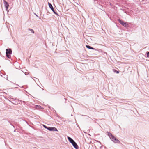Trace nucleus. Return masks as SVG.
<instances>
[{
    "mask_svg": "<svg viewBox=\"0 0 149 149\" xmlns=\"http://www.w3.org/2000/svg\"><path fill=\"white\" fill-rule=\"evenodd\" d=\"M68 140L72 144L73 146L76 149H78V146L77 144L74 142V141L70 137H68Z\"/></svg>",
    "mask_w": 149,
    "mask_h": 149,
    "instance_id": "obj_1",
    "label": "nucleus"
},
{
    "mask_svg": "<svg viewBox=\"0 0 149 149\" xmlns=\"http://www.w3.org/2000/svg\"><path fill=\"white\" fill-rule=\"evenodd\" d=\"M6 54L7 56L9 58H10V54L12 53V50L10 49H6Z\"/></svg>",
    "mask_w": 149,
    "mask_h": 149,
    "instance_id": "obj_2",
    "label": "nucleus"
},
{
    "mask_svg": "<svg viewBox=\"0 0 149 149\" xmlns=\"http://www.w3.org/2000/svg\"><path fill=\"white\" fill-rule=\"evenodd\" d=\"M110 139L112 140L116 143H120V141L116 138L113 135L111 137Z\"/></svg>",
    "mask_w": 149,
    "mask_h": 149,
    "instance_id": "obj_3",
    "label": "nucleus"
},
{
    "mask_svg": "<svg viewBox=\"0 0 149 149\" xmlns=\"http://www.w3.org/2000/svg\"><path fill=\"white\" fill-rule=\"evenodd\" d=\"M120 23L122 25L124 26L125 27H127L128 26L127 23V22H125L122 20L119 19L118 20Z\"/></svg>",
    "mask_w": 149,
    "mask_h": 149,
    "instance_id": "obj_4",
    "label": "nucleus"
},
{
    "mask_svg": "<svg viewBox=\"0 0 149 149\" xmlns=\"http://www.w3.org/2000/svg\"><path fill=\"white\" fill-rule=\"evenodd\" d=\"M47 129L50 131H57L58 130L55 127H49L47 128Z\"/></svg>",
    "mask_w": 149,
    "mask_h": 149,
    "instance_id": "obj_5",
    "label": "nucleus"
},
{
    "mask_svg": "<svg viewBox=\"0 0 149 149\" xmlns=\"http://www.w3.org/2000/svg\"><path fill=\"white\" fill-rule=\"evenodd\" d=\"M48 5H49V7H50V9L52 10L53 11L54 13H55L53 7V6H52V4L51 3H50L49 2L48 3Z\"/></svg>",
    "mask_w": 149,
    "mask_h": 149,
    "instance_id": "obj_6",
    "label": "nucleus"
},
{
    "mask_svg": "<svg viewBox=\"0 0 149 149\" xmlns=\"http://www.w3.org/2000/svg\"><path fill=\"white\" fill-rule=\"evenodd\" d=\"M4 3L5 4V6L6 7V10H8V7L9 6V5L8 3L6 1H4Z\"/></svg>",
    "mask_w": 149,
    "mask_h": 149,
    "instance_id": "obj_7",
    "label": "nucleus"
},
{
    "mask_svg": "<svg viewBox=\"0 0 149 149\" xmlns=\"http://www.w3.org/2000/svg\"><path fill=\"white\" fill-rule=\"evenodd\" d=\"M86 46L87 48H88L90 49H95L94 48L91 47V46H90L89 45H86Z\"/></svg>",
    "mask_w": 149,
    "mask_h": 149,
    "instance_id": "obj_8",
    "label": "nucleus"
},
{
    "mask_svg": "<svg viewBox=\"0 0 149 149\" xmlns=\"http://www.w3.org/2000/svg\"><path fill=\"white\" fill-rule=\"evenodd\" d=\"M29 30L31 31L33 33H34V31L32 29L29 28Z\"/></svg>",
    "mask_w": 149,
    "mask_h": 149,
    "instance_id": "obj_9",
    "label": "nucleus"
},
{
    "mask_svg": "<svg viewBox=\"0 0 149 149\" xmlns=\"http://www.w3.org/2000/svg\"><path fill=\"white\" fill-rule=\"evenodd\" d=\"M108 135L110 137V138H111V137L113 136L112 134L109 132H108Z\"/></svg>",
    "mask_w": 149,
    "mask_h": 149,
    "instance_id": "obj_10",
    "label": "nucleus"
},
{
    "mask_svg": "<svg viewBox=\"0 0 149 149\" xmlns=\"http://www.w3.org/2000/svg\"><path fill=\"white\" fill-rule=\"evenodd\" d=\"M113 71L115 72H116L117 73H119V71H116V70H113Z\"/></svg>",
    "mask_w": 149,
    "mask_h": 149,
    "instance_id": "obj_11",
    "label": "nucleus"
},
{
    "mask_svg": "<svg viewBox=\"0 0 149 149\" xmlns=\"http://www.w3.org/2000/svg\"><path fill=\"white\" fill-rule=\"evenodd\" d=\"M147 56L148 57H149V52H148L147 53Z\"/></svg>",
    "mask_w": 149,
    "mask_h": 149,
    "instance_id": "obj_12",
    "label": "nucleus"
},
{
    "mask_svg": "<svg viewBox=\"0 0 149 149\" xmlns=\"http://www.w3.org/2000/svg\"><path fill=\"white\" fill-rule=\"evenodd\" d=\"M43 126L45 128H47V127L45 125H43Z\"/></svg>",
    "mask_w": 149,
    "mask_h": 149,
    "instance_id": "obj_13",
    "label": "nucleus"
}]
</instances>
